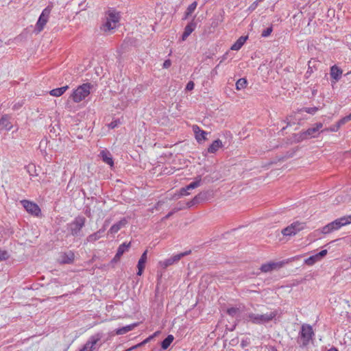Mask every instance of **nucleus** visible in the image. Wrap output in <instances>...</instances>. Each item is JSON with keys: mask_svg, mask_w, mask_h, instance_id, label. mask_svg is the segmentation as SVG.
Listing matches in <instances>:
<instances>
[{"mask_svg": "<svg viewBox=\"0 0 351 351\" xmlns=\"http://www.w3.org/2000/svg\"><path fill=\"white\" fill-rule=\"evenodd\" d=\"M278 315L276 311H271L265 314H256L250 313L246 315L245 319L254 324H264L274 319Z\"/></svg>", "mask_w": 351, "mask_h": 351, "instance_id": "f257e3e1", "label": "nucleus"}, {"mask_svg": "<svg viewBox=\"0 0 351 351\" xmlns=\"http://www.w3.org/2000/svg\"><path fill=\"white\" fill-rule=\"evenodd\" d=\"M351 223V215L344 216L328 223L322 228V233L326 234L337 230L342 226Z\"/></svg>", "mask_w": 351, "mask_h": 351, "instance_id": "f03ea898", "label": "nucleus"}, {"mask_svg": "<svg viewBox=\"0 0 351 351\" xmlns=\"http://www.w3.org/2000/svg\"><path fill=\"white\" fill-rule=\"evenodd\" d=\"M314 332L311 326L308 324H303L301 330L299 332L297 342L300 347L303 348L308 345L313 339Z\"/></svg>", "mask_w": 351, "mask_h": 351, "instance_id": "7ed1b4c3", "label": "nucleus"}, {"mask_svg": "<svg viewBox=\"0 0 351 351\" xmlns=\"http://www.w3.org/2000/svg\"><path fill=\"white\" fill-rule=\"evenodd\" d=\"M86 218L83 216H77L69 224V230L73 237H82V229L84 227Z\"/></svg>", "mask_w": 351, "mask_h": 351, "instance_id": "20e7f679", "label": "nucleus"}, {"mask_svg": "<svg viewBox=\"0 0 351 351\" xmlns=\"http://www.w3.org/2000/svg\"><path fill=\"white\" fill-rule=\"evenodd\" d=\"M91 86L92 85L90 83H85L79 86L71 95L73 101L78 103L84 99L90 94Z\"/></svg>", "mask_w": 351, "mask_h": 351, "instance_id": "39448f33", "label": "nucleus"}, {"mask_svg": "<svg viewBox=\"0 0 351 351\" xmlns=\"http://www.w3.org/2000/svg\"><path fill=\"white\" fill-rule=\"evenodd\" d=\"M53 8L52 4H49L47 5L42 12L41 14L40 15L38 20L36 24L35 27V31L37 32V33L40 32L45 27V25L47 24L49 16L50 15V13L51 12Z\"/></svg>", "mask_w": 351, "mask_h": 351, "instance_id": "423d86ee", "label": "nucleus"}, {"mask_svg": "<svg viewBox=\"0 0 351 351\" xmlns=\"http://www.w3.org/2000/svg\"><path fill=\"white\" fill-rule=\"evenodd\" d=\"M304 223L297 221L282 229L281 232L284 236H293L295 235L298 232L304 230Z\"/></svg>", "mask_w": 351, "mask_h": 351, "instance_id": "0eeeda50", "label": "nucleus"}, {"mask_svg": "<svg viewBox=\"0 0 351 351\" xmlns=\"http://www.w3.org/2000/svg\"><path fill=\"white\" fill-rule=\"evenodd\" d=\"M101 337L102 335L100 333L92 335L80 351H93Z\"/></svg>", "mask_w": 351, "mask_h": 351, "instance_id": "6e6552de", "label": "nucleus"}, {"mask_svg": "<svg viewBox=\"0 0 351 351\" xmlns=\"http://www.w3.org/2000/svg\"><path fill=\"white\" fill-rule=\"evenodd\" d=\"M211 196L210 191H202L195 195L191 201L186 203V206L190 208L195 204L208 200Z\"/></svg>", "mask_w": 351, "mask_h": 351, "instance_id": "1a4fd4ad", "label": "nucleus"}, {"mask_svg": "<svg viewBox=\"0 0 351 351\" xmlns=\"http://www.w3.org/2000/svg\"><path fill=\"white\" fill-rule=\"evenodd\" d=\"M21 204L28 213L36 217L40 214V208L36 203L24 199L21 201Z\"/></svg>", "mask_w": 351, "mask_h": 351, "instance_id": "9d476101", "label": "nucleus"}, {"mask_svg": "<svg viewBox=\"0 0 351 351\" xmlns=\"http://www.w3.org/2000/svg\"><path fill=\"white\" fill-rule=\"evenodd\" d=\"M107 226V222L105 221L103 228L99 229L97 232L88 235L86 239V241L87 243H93L99 240L103 236Z\"/></svg>", "mask_w": 351, "mask_h": 351, "instance_id": "9b49d317", "label": "nucleus"}, {"mask_svg": "<svg viewBox=\"0 0 351 351\" xmlns=\"http://www.w3.org/2000/svg\"><path fill=\"white\" fill-rule=\"evenodd\" d=\"M317 132V131L315 130V127L310 128L306 131L297 134L296 136H298V138L296 141L298 142H300L304 139H307L311 137H315V136L314 134Z\"/></svg>", "mask_w": 351, "mask_h": 351, "instance_id": "f8f14e48", "label": "nucleus"}, {"mask_svg": "<svg viewBox=\"0 0 351 351\" xmlns=\"http://www.w3.org/2000/svg\"><path fill=\"white\" fill-rule=\"evenodd\" d=\"M10 117L8 114H4L0 119V130H10L12 128V124L10 121Z\"/></svg>", "mask_w": 351, "mask_h": 351, "instance_id": "ddd939ff", "label": "nucleus"}, {"mask_svg": "<svg viewBox=\"0 0 351 351\" xmlns=\"http://www.w3.org/2000/svg\"><path fill=\"white\" fill-rule=\"evenodd\" d=\"M147 250H145L141 255L138 262V265H137V267H138V271H137V275L138 276H141L143 272V270L145 269V264L147 261Z\"/></svg>", "mask_w": 351, "mask_h": 351, "instance_id": "4468645a", "label": "nucleus"}, {"mask_svg": "<svg viewBox=\"0 0 351 351\" xmlns=\"http://www.w3.org/2000/svg\"><path fill=\"white\" fill-rule=\"evenodd\" d=\"M196 23L193 20L184 28L182 36V40H185L196 27Z\"/></svg>", "mask_w": 351, "mask_h": 351, "instance_id": "2eb2a0df", "label": "nucleus"}, {"mask_svg": "<svg viewBox=\"0 0 351 351\" xmlns=\"http://www.w3.org/2000/svg\"><path fill=\"white\" fill-rule=\"evenodd\" d=\"M180 260V258L178 254H176V255L170 257L169 258L164 260L163 261H160L159 263L162 267H163L164 269H166L169 266L178 263Z\"/></svg>", "mask_w": 351, "mask_h": 351, "instance_id": "dca6fc26", "label": "nucleus"}, {"mask_svg": "<svg viewBox=\"0 0 351 351\" xmlns=\"http://www.w3.org/2000/svg\"><path fill=\"white\" fill-rule=\"evenodd\" d=\"M193 130L195 134V138L197 142H200L206 139V135L208 133L204 130H202L197 125H193Z\"/></svg>", "mask_w": 351, "mask_h": 351, "instance_id": "f3484780", "label": "nucleus"}, {"mask_svg": "<svg viewBox=\"0 0 351 351\" xmlns=\"http://www.w3.org/2000/svg\"><path fill=\"white\" fill-rule=\"evenodd\" d=\"M342 69H341L339 67H338L336 65H334L331 66L330 68V77L335 80V83L337 81H339L342 75Z\"/></svg>", "mask_w": 351, "mask_h": 351, "instance_id": "a211bd4d", "label": "nucleus"}, {"mask_svg": "<svg viewBox=\"0 0 351 351\" xmlns=\"http://www.w3.org/2000/svg\"><path fill=\"white\" fill-rule=\"evenodd\" d=\"M102 160L109 165L110 167H112L114 165L113 159L111 154L107 150H102L99 154Z\"/></svg>", "mask_w": 351, "mask_h": 351, "instance_id": "6ab92c4d", "label": "nucleus"}, {"mask_svg": "<svg viewBox=\"0 0 351 351\" xmlns=\"http://www.w3.org/2000/svg\"><path fill=\"white\" fill-rule=\"evenodd\" d=\"M127 223V220L125 219H122L117 223H114L111 226L109 230V232L110 234L117 233L122 227H123Z\"/></svg>", "mask_w": 351, "mask_h": 351, "instance_id": "aec40b11", "label": "nucleus"}, {"mask_svg": "<svg viewBox=\"0 0 351 351\" xmlns=\"http://www.w3.org/2000/svg\"><path fill=\"white\" fill-rule=\"evenodd\" d=\"M106 19L112 21L114 24H117L119 23L120 19L119 13L117 12L115 10H109L107 13Z\"/></svg>", "mask_w": 351, "mask_h": 351, "instance_id": "412c9836", "label": "nucleus"}, {"mask_svg": "<svg viewBox=\"0 0 351 351\" xmlns=\"http://www.w3.org/2000/svg\"><path fill=\"white\" fill-rule=\"evenodd\" d=\"M222 146V142L219 139L214 141L212 144L208 147V152L215 154Z\"/></svg>", "mask_w": 351, "mask_h": 351, "instance_id": "4be33fe9", "label": "nucleus"}, {"mask_svg": "<svg viewBox=\"0 0 351 351\" xmlns=\"http://www.w3.org/2000/svg\"><path fill=\"white\" fill-rule=\"evenodd\" d=\"M137 326H138V324L134 323L132 324L127 325L125 326L119 328L116 330V334L119 335H124V334L127 333L128 332L132 330Z\"/></svg>", "mask_w": 351, "mask_h": 351, "instance_id": "5701e85b", "label": "nucleus"}, {"mask_svg": "<svg viewBox=\"0 0 351 351\" xmlns=\"http://www.w3.org/2000/svg\"><path fill=\"white\" fill-rule=\"evenodd\" d=\"M247 39V36H241L239 38V39L231 46L230 49L238 51L239 50L246 40Z\"/></svg>", "mask_w": 351, "mask_h": 351, "instance_id": "b1692460", "label": "nucleus"}, {"mask_svg": "<svg viewBox=\"0 0 351 351\" xmlns=\"http://www.w3.org/2000/svg\"><path fill=\"white\" fill-rule=\"evenodd\" d=\"M280 265L278 263H268L261 265V270L267 273L276 269Z\"/></svg>", "mask_w": 351, "mask_h": 351, "instance_id": "393cba45", "label": "nucleus"}, {"mask_svg": "<svg viewBox=\"0 0 351 351\" xmlns=\"http://www.w3.org/2000/svg\"><path fill=\"white\" fill-rule=\"evenodd\" d=\"M69 88V86H64L60 88H57L51 90L49 94L53 97H60L64 94V93Z\"/></svg>", "mask_w": 351, "mask_h": 351, "instance_id": "a878e982", "label": "nucleus"}, {"mask_svg": "<svg viewBox=\"0 0 351 351\" xmlns=\"http://www.w3.org/2000/svg\"><path fill=\"white\" fill-rule=\"evenodd\" d=\"M174 337L172 335H169L162 342H161V348L162 350H166L171 345L172 341H173Z\"/></svg>", "mask_w": 351, "mask_h": 351, "instance_id": "bb28decb", "label": "nucleus"}, {"mask_svg": "<svg viewBox=\"0 0 351 351\" xmlns=\"http://www.w3.org/2000/svg\"><path fill=\"white\" fill-rule=\"evenodd\" d=\"M74 260V254L71 252L64 253L62 256V262L63 263H71Z\"/></svg>", "mask_w": 351, "mask_h": 351, "instance_id": "cd10ccee", "label": "nucleus"}, {"mask_svg": "<svg viewBox=\"0 0 351 351\" xmlns=\"http://www.w3.org/2000/svg\"><path fill=\"white\" fill-rule=\"evenodd\" d=\"M130 247V243H123L121 245H120L117 249V252L116 254H117V256H121L123 253L128 250L129 247Z\"/></svg>", "mask_w": 351, "mask_h": 351, "instance_id": "c85d7f7f", "label": "nucleus"}, {"mask_svg": "<svg viewBox=\"0 0 351 351\" xmlns=\"http://www.w3.org/2000/svg\"><path fill=\"white\" fill-rule=\"evenodd\" d=\"M201 181H202V179H201V177H197L196 178V180L190 183L189 184H188L187 186H186V189H188L189 190H192V189H194L198 186H200V184H201Z\"/></svg>", "mask_w": 351, "mask_h": 351, "instance_id": "c756f323", "label": "nucleus"}, {"mask_svg": "<svg viewBox=\"0 0 351 351\" xmlns=\"http://www.w3.org/2000/svg\"><path fill=\"white\" fill-rule=\"evenodd\" d=\"M247 85V81L245 78H240L236 82V88L241 90L245 88Z\"/></svg>", "mask_w": 351, "mask_h": 351, "instance_id": "7c9ffc66", "label": "nucleus"}, {"mask_svg": "<svg viewBox=\"0 0 351 351\" xmlns=\"http://www.w3.org/2000/svg\"><path fill=\"white\" fill-rule=\"evenodd\" d=\"M116 27V24L113 23L112 21L106 19V21L103 25V28L105 32L110 31L114 29Z\"/></svg>", "mask_w": 351, "mask_h": 351, "instance_id": "2f4dec72", "label": "nucleus"}, {"mask_svg": "<svg viewBox=\"0 0 351 351\" xmlns=\"http://www.w3.org/2000/svg\"><path fill=\"white\" fill-rule=\"evenodd\" d=\"M196 7H197V3L195 1L192 3L191 4H190L188 6L186 11L185 12V19H186L189 16H190L194 12Z\"/></svg>", "mask_w": 351, "mask_h": 351, "instance_id": "473e14b6", "label": "nucleus"}, {"mask_svg": "<svg viewBox=\"0 0 351 351\" xmlns=\"http://www.w3.org/2000/svg\"><path fill=\"white\" fill-rule=\"evenodd\" d=\"M319 258L317 256L316 254L315 255H313V256H311L310 257H308V258H306L305 261H304V263L305 264H306L307 265H314L316 262L319 261Z\"/></svg>", "mask_w": 351, "mask_h": 351, "instance_id": "72a5a7b5", "label": "nucleus"}, {"mask_svg": "<svg viewBox=\"0 0 351 351\" xmlns=\"http://www.w3.org/2000/svg\"><path fill=\"white\" fill-rule=\"evenodd\" d=\"M158 332H155L153 335H151L149 336V337H147V339H145L144 341H143L142 342H141L140 343H138L134 346H132V348H139L143 345H145V343H147V342H149L152 339H153V337L154 336L156 335Z\"/></svg>", "mask_w": 351, "mask_h": 351, "instance_id": "f704fd0d", "label": "nucleus"}, {"mask_svg": "<svg viewBox=\"0 0 351 351\" xmlns=\"http://www.w3.org/2000/svg\"><path fill=\"white\" fill-rule=\"evenodd\" d=\"M272 31H273V25H271L269 27H268L265 29L263 30V32L261 33V36L264 37V38L267 37L271 34Z\"/></svg>", "mask_w": 351, "mask_h": 351, "instance_id": "c9c22d12", "label": "nucleus"}, {"mask_svg": "<svg viewBox=\"0 0 351 351\" xmlns=\"http://www.w3.org/2000/svg\"><path fill=\"white\" fill-rule=\"evenodd\" d=\"M318 110V108L313 107V108H303L300 110V111L306 112L308 114H314Z\"/></svg>", "mask_w": 351, "mask_h": 351, "instance_id": "e433bc0d", "label": "nucleus"}, {"mask_svg": "<svg viewBox=\"0 0 351 351\" xmlns=\"http://www.w3.org/2000/svg\"><path fill=\"white\" fill-rule=\"evenodd\" d=\"M239 311V309L236 307H231L227 309V313L232 317H234Z\"/></svg>", "mask_w": 351, "mask_h": 351, "instance_id": "4c0bfd02", "label": "nucleus"}, {"mask_svg": "<svg viewBox=\"0 0 351 351\" xmlns=\"http://www.w3.org/2000/svg\"><path fill=\"white\" fill-rule=\"evenodd\" d=\"M182 209V207H176L175 208H173V210L172 211L169 212L167 215H165L162 218V220H165V219H169L171 216L173 215V213H175L176 212H178V210H180Z\"/></svg>", "mask_w": 351, "mask_h": 351, "instance_id": "58836bf2", "label": "nucleus"}, {"mask_svg": "<svg viewBox=\"0 0 351 351\" xmlns=\"http://www.w3.org/2000/svg\"><path fill=\"white\" fill-rule=\"evenodd\" d=\"M9 258L8 252L5 250H0V261L7 260Z\"/></svg>", "mask_w": 351, "mask_h": 351, "instance_id": "ea45409f", "label": "nucleus"}, {"mask_svg": "<svg viewBox=\"0 0 351 351\" xmlns=\"http://www.w3.org/2000/svg\"><path fill=\"white\" fill-rule=\"evenodd\" d=\"M351 120V113L345 117L344 118L341 119V120H339L338 121V126L337 127H340L341 125L344 124L346 122L348 121H350Z\"/></svg>", "mask_w": 351, "mask_h": 351, "instance_id": "a19ab883", "label": "nucleus"}, {"mask_svg": "<svg viewBox=\"0 0 351 351\" xmlns=\"http://www.w3.org/2000/svg\"><path fill=\"white\" fill-rule=\"evenodd\" d=\"M311 60L308 61V70L306 72V74H305V77L306 78H308L310 77V75H311V73L313 72V69H312V66H311Z\"/></svg>", "mask_w": 351, "mask_h": 351, "instance_id": "79ce46f5", "label": "nucleus"}, {"mask_svg": "<svg viewBox=\"0 0 351 351\" xmlns=\"http://www.w3.org/2000/svg\"><path fill=\"white\" fill-rule=\"evenodd\" d=\"M328 253L327 250H322L319 253L316 254L317 256L318 257L319 260L320 261L322 258H324Z\"/></svg>", "mask_w": 351, "mask_h": 351, "instance_id": "37998d69", "label": "nucleus"}, {"mask_svg": "<svg viewBox=\"0 0 351 351\" xmlns=\"http://www.w3.org/2000/svg\"><path fill=\"white\" fill-rule=\"evenodd\" d=\"M194 82L193 81H189L186 86V90L189 91L192 90L194 88Z\"/></svg>", "mask_w": 351, "mask_h": 351, "instance_id": "c03bdc74", "label": "nucleus"}, {"mask_svg": "<svg viewBox=\"0 0 351 351\" xmlns=\"http://www.w3.org/2000/svg\"><path fill=\"white\" fill-rule=\"evenodd\" d=\"M187 191L188 189H186V186L181 188L180 189V196L188 195L189 193H188Z\"/></svg>", "mask_w": 351, "mask_h": 351, "instance_id": "a18cd8bd", "label": "nucleus"}, {"mask_svg": "<svg viewBox=\"0 0 351 351\" xmlns=\"http://www.w3.org/2000/svg\"><path fill=\"white\" fill-rule=\"evenodd\" d=\"M119 123V121H117V120H115V121H112L109 125H108V127L111 129H114L115 128L118 124Z\"/></svg>", "mask_w": 351, "mask_h": 351, "instance_id": "49530a36", "label": "nucleus"}, {"mask_svg": "<svg viewBox=\"0 0 351 351\" xmlns=\"http://www.w3.org/2000/svg\"><path fill=\"white\" fill-rule=\"evenodd\" d=\"M171 65L170 60H166L163 63V68L168 69Z\"/></svg>", "mask_w": 351, "mask_h": 351, "instance_id": "de8ad7c7", "label": "nucleus"}, {"mask_svg": "<svg viewBox=\"0 0 351 351\" xmlns=\"http://www.w3.org/2000/svg\"><path fill=\"white\" fill-rule=\"evenodd\" d=\"M258 1H254L250 7H249V10H254L256 9V8L257 7L258 5Z\"/></svg>", "mask_w": 351, "mask_h": 351, "instance_id": "09e8293b", "label": "nucleus"}, {"mask_svg": "<svg viewBox=\"0 0 351 351\" xmlns=\"http://www.w3.org/2000/svg\"><path fill=\"white\" fill-rule=\"evenodd\" d=\"M191 250H189V251H186V252H184L180 253V254H178V255H179V256H180V259H181L182 257H184V256H186V255L190 254H191Z\"/></svg>", "mask_w": 351, "mask_h": 351, "instance_id": "8fccbe9b", "label": "nucleus"}, {"mask_svg": "<svg viewBox=\"0 0 351 351\" xmlns=\"http://www.w3.org/2000/svg\"><path fill=\"white\" fill-rule=\"evenodd\" d=\"M121 256H117V254H115L114 257L112 259L111 263H117Z\"/></svg>", "mask_w": 351, "mask_h": 351, "instance_id": "3c124183", "label": "nucleus"}, {"mask_svg": "<svg viewBox=\"0 0 351 351\" xmlns=\"http://www.w3.org/2000/svg\"><path fill=\"white\" fill-rule=\"evenodd\" d=\"M323 127V124L322 123H317L315 124V128L318 132V130Z\"/></svg>", "mask_w": 351, "mask_h": 351, "instance_id": "603ef678", "label": "nucleus"}, {"mask_svg": "<svg viewBox=\"0 0 351 351\" xmlns=\"http://www.w3.org/2000/svg\"><path fill=\"white\" fill-rule=\"evenodd\" d=\"M337 126H338V123H337V125H336V126H334V127H332V128H330V131H332V132H335V131H337V130H338V128H339V127H337Z\"/></svg>", "mask_w": 351, "mask_h": 351, "instance_id": "864d4df0", "label": "nucleus"}, {"mask_svg": "<svg viewBox=\"0 0 351 351\" xmlns=\"http://www.w3.org/2000/svg\"><path fill=\"white\" fill-rule=\"evenodd\" d=\"M228 53H226L222 57H221V62L223 60H225L226 58H227V56H228Z\"/></svg>", "mask_w": 351, "mask_h": 351, "instance_id": "5fc2aeb1", "label": "nucleus"}, {"mask_svg": "<svg viewBox=\"0 0 351 351\" xmlns=\"http://www.w3.org/2000/svg\"><path fill=\"white\" fill-rule=\"evenodd\" d=\"M328 351H339L336 348H331Z\"/></svg>", "mask_w": 351, "mask_h": 351, "instance_id": "6e6d98bb", "label": "nucleus"}, {"mask_svg": "<svg viewBox=\"0 0 351 351\" xmlns=\"http://www.w3.org/2000/svg\"><path fill=\"white\" fill-rule=\"evenodd\" d=\"M179 204H180V206L178 207H182V209L184 208L183 204H181L180 203H179Z\"/></svg>", "mask_w": 351, "mask_h": 351, "instance_id": "4d7b16f0", "label": "nucleus"}, {"mask_svg": "<svg viewBox=\"0 0 351 351\" xmlns=\"http://www.w3.org/2000/svg\"><path fill=\"white\" fill-rule=\"evenodd\" d=\"M241 345H242V346L243 347V346L245 345V343H244V341H243L241 342Z\"/></svg>", "mask_w": 351, "mask_h": 351, "instance_id": "13d9d810", "label": "nucleus"}]
</instances>
